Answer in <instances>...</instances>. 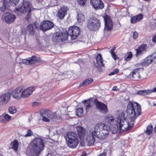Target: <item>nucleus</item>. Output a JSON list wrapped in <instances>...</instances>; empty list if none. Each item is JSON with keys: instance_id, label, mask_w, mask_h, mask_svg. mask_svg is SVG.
Wrapping results in <instances>:
<instances>
[{"instance_id": "51", "label": "nucleus", "mask_w": 156, "mask_h": 156, "mask_svg": "<svg viewBox=\"0 0 156 156\" xmlns=\"http://www.w3.org/2000/svg\"><path fill=\"white\" fill-rule=\"evenodd\" d=\"M152 41L153 42L156 43V35L153 37Z\"/></svg>"}, {"instance_id": "13", "label": "nucleus", "mask_w": 156, "mask_h": 156, "mask_svg": "<svg viewBox=\"0 0 156 156\" xmlns=\"http://www.w3.org/2000/svg\"><path fill=\"white\" fill-rule=\"evenodd\" d=\"M90 3L95 9H102L104 7V3L101 0H90Z\"/></svg>"}, {"instance_id": "57", "label": "nucleus", "mask_w": 156, "mask_h": 156, "mask_svg": "<svg viewBox=\"0 0 156 156\" xmlns=\"http://www.w3.org/2000/svg\"><path fill=\"white\" fill-rule=\"evenodd\" d=\"M44 0H37L38 2H42Z\"/></svg>"}, {"instance_id": "53", "label": "nucleus", "mask_w": 156, "mask_h": 156, "mask_svg": "<svg viewBox=\"0 0 156 156\" xmlns=\"http://www.w3.org/2000/svg\"><path fill=\"white\" fill-rule=\"evenodd\" d=\"M37 104L36 102H34L32 104V106H34L35 105H37Z\"/></svg>"}, {"instance_id": "27", "label": "nucleus", "mask_w": 156, "mask_h": 156, "mask_svg": "<svg viewBox=\"0 0 156 156\" xmlns=\"http://www.w3.org/2000/svg\"><path fill=\"white\" fill-rule=\"evenodd\" d=\"M78 134L80 136H84L85 130L81 126H77L76 127Z\"/></svg>"}, {"instance_id": "22", "label": "nucleus", "mask_w": 156, "mask_h": 156, "mask_svg": "<svg viewBox=\"0 0 156 156\" xmlns=\"http://www.w3.org/2000/svg\"><path fill=\"white\" fill-rule=\"evenodd\" d=\"M34 32L33 25L31 24H29L26 28V33H28L29 35L32 36L34 34Z\"/></svg>"}, {"instance_id": "47", "label": "nucleus", "mask_w": 156, "mask_h": 156, "mask_svg": "<svg viewBox=\"0 0 156 156\" xmlns=\"http://www.w3.org/2000/svg\"><path fill=\"white\" fill-rule=\"evenodd\" d=\"M138 36V34L137 32L135 31L133 33V38L134 39H136L137 37Z\"/></svg>"}, {"instance_id": "26", "label": "nucleus", "mask_w": 156, "mask_h": 156, "mask_svg": "<svg viewBox=\"0 0 156 156\" xmlns=\"http://www.w3.org/2000/svg\"><path fill=\"white\" fill-rule=\"evenodd\" d=\"M76 18L77 21L79 23H83L85 20V16L82 12L78 13Z\"/></svg>"}, {"instance_id": "9", "label": "nucleus", "mask_w": 156, "mask_h": 156, "mask_svg": "<svg viewBox=\"0 0 156 156\" xmlns=\"http://www.w3.org/2000/svg\"><path fill=\"white\" fill-rule=\"evenodd\" d=\"M54 27V23L49 20H46L42 21L40 26V30L43 32H45L50 30Z\"/></svg>"}, {"instance_id": "2", "label": "nucleus", "mask_w": 156, "mask_h": 156, "mask_svg": "<svg viewBox=\"0 0 156 156\" xmlns=\"http://www.w3.org/2000/svg\"><path fill=\"white\" fill-rule=\"evenodd\" d=\"M118 124L114 123L109 125L108 128L105 124L98 123L94 127L90 130V133L87 138V140L90 145L93 144L95 141V137L101 138L102 136L108 133V129L113 134L116 133L119 129Z\"/></svg>"}, {"instance_id": "8", "label": "nucleus", "mask_w": 156, "mask_h": 156, "mask_svg": "<svg viewBox=\"0 0 156 156\" xmlns=\"http://www.w3.org/2000/svg\"><path fill=\"white\" fill-rule=\"evenodd\" d=\"M80 32V28L77 26H73L69 27L68 31H65L68 36L70 35L73 40L76 39L79 35Z\"/></svg>"}, {"instance_id": "52", "label": "nucleus", "mask_w": 156, "mask_h": 156, "mask_svg": "<svg viewBox=\"0 0 156 156\" xmlns=\"http://www.w3.org/2000/svg\"><path fill=\"white\" fill-rule=\"evenodd\" d=\"M106 156V154L105 153H103L99 155H98V156Z\"/></svg>"}, {"instance_id": "54", "label": "nucleus", "mask_w": 156, "mask_h": 156, "mask_svg": "<svg viewBox=\"0 0 156 156\" xmlns=\"http://www.w3.org/2000/svg\"><path fill=\"white\" fill-rule=\"evenodd\" d=\"M152 91H152L153 92H156V87H155L154 88V89H153V91Z\"/></svg>"}, {"instance_id": "34", "label": "nucleus", "mask_w": 156, "mask_h": 156, "mask_svg": "<svg viewBox=\"0 0 156 156\" xmlns=\"http://www.w3.org/2000/svg\"><path fill=\"white\" fill-rule=\"evenodd\" d=\"M83 108H78L76 109V115L78 116H81L82 114L83 113Z\"/></svg>"}, {"instance_id": "31", "label": "nucleus", "mask_w": 156, "mask_h": 156, "mask_svg": "<svg viewBox=\"0 0 156 156\" xmlns=\"http://www.w3.org/2000/svg\"><path fill=\"white\" fill-rule=\"evenodd\" d=\"M153 129V126L152 125H149L147 127V129L145 133L147 135H150L151 134Z\"/></svg>"}, {"instance_id": "25", "label": "nucleus", "mask_w": 156, "mask_h": 156, "mask_svg": "<svg viewBox=\"0 0 156 156\" xmlns=\"http://www.w3.org/2000/svg\"><path fill=\"white\" fill-rule=\"evenodd\" d=\"M93 79L91 78L86 79L80 84L79 86L82 87V86H86L91 83L93 82Z\"/></svg>"}, {"instance_id": "30", "label": "nucleus", "mask_w": 156, "mask_h": 156, "mask_svg": "<svg viewBox=\"0 0 156 156\" xmlns=\"http://www.w3.org/2000/svg\"><path fill=\"white\" fill-rule=\"evenodd\" d=\"M90 101L89 100H84L82 101V102L85 103V104L84 105L85 106V109L86 112H88L90 107L91 104L90 102Z\"/></svg>"}, {"instance_id": "39", "label": "nucleus", "mask_w": 156, "mask_h": 156, "mask_svg": "<svg viewBox=\"0 0 156 156\" xmlns=\"http://www.w3.org/2000/svg\"><path fill=\"white\" fill-rule=\"evenodd\" d=\"M87 0H78L79 5L81 6H84L85 5Z\"/></svg>"}, {"instance_id": "32", "label": "nucleus", "mask_w": 156, "mask_h": 156, "mask_svg": "<svg viewBox=\"0 0 156 156\" xmlns=\"http://www.w3.org/2000/svg\"><path fill=\"white\" fill-rule=\"evenodd\" d=\"M3 6L0 7V11L4 12L9 6L8 3L6 0L3 2Z\"/></svg>"}, {"instance_id": "38", "label": "nucleus", "mask_w": 156, "mask_h": 156, "mask_svg": "<svg viewBox=\"0 0 156 156\" xmlns=\"http://www.w3.org/2000/svg\"><path fill=\"white\" fill-rule=\"evenodd\" d=\"M119 71V69H115L113 72H111L108 74L109 76H112L117 74Z\"/></svg>"}, {"instance_id": "46", "label": "nucleus", "mask_w": 156, "mask_h": 156, "mask_svg": "<svg viewBox=\"0 0 156 156\" xmlns=\"http://www.w3.org/2000/svg\"><path fill=\"white\" fill-rule=\"evenodd\" d=\"M112 57L115 60H116L118 58L117 57L115 53H112L111 54Z\"/></svg>"}, {"instance_id": "45", "label": "nucleus", "mask_w": 156, "mask_h": 156, "mask_svg": "<svg viewBox=\"0 0 156 156\" xmlns=\"http://www.w3.org/2000/svg\"><path fill=\"white\" fill-rule=\"evenodd\" d=\"M5 119L4 118V116H0V122L2 123H5Z\"/></svg>"}, {"instance_id": "56", "label": "nucleus", "mask_w": 156, "mask_h": 156, "mask_svg": "<svg viewBox=\"0 0 156 156\" xmlns=\"http://www.w3.org/2000/svg\"><path fill=\"white\" fill-rule=\"evenodd\" d=\"M34 26H35V27H36V28H37V24L35 23H34Z\"/></svg>"}, {"instance_id": "48", "label": "nucleus", "mask_w": 156, "mask_h": 156, "mask_svg": "<svg viewBox=\"0 0 156 156\" xmlns=\"http://www.w3.org/2000/svg\"><path fill=\"white\" fill-rule=\"evenodd\" d=\"M11 2L14 3L15 5H16L19 2V0H9Z\"/></svg>"}, {"instance_id": "28", "label": "nucleus", "mask_w": 156, "mask_h": 156, "mask_svg": "<svg viewBox=\"0 0 156 156\" xmlns=\"http://www.w3.org/2000/svg\"><path fill=\"white\" fill-rule=\"evenodd\" d=\"M77 135L76 133L73 132H69L67 134L66 138H68V140L73 139L74 138H77L76 137Z\"/></svg>"}, {"instance_id": "7", "label": "nucleus", "mask_w": 156, "mask_h": 156, "mask_svg": "<svg viewBox=\"0 0 156 156\" xmlns=\"http://www.w3.org/2000/svg\"><path fill=\"white\" fill-rule=\"evenodd\" d=\"M68 38L67 33H66L65 32H57L54 34L52 40L54 42H61L63 41H65Z\"/></svg>"}, {"instance_id": "55", "label": "nucleus", "mask_w": 156, "mask_h": 156, "mask_svg": "<svg viewBox=\"0 0 156 156\" xmlns=\"http://www.w3.org/2000/svg\"><path fill=\"white\" fill-rule=\"evenodd\" d=\"M46 156H52V154H51L49 153L47 154Z\"/></svg>"}, {"instance_id": "20", "label": "nucleus", "mask_w": 156, "mask_h": 156, "mask_svg": "<svg viewBox=\"0 0 156 156\" xmlns=\"http://www.w3.org/2000/svg\"><path fill=\"white\" fill-rule=\"evenodd\" d=\"M79 143V140L77 138H74L73 139L68 140L67 143L68 147L71 148H75Z\"/></svg>"}, {"instance_id": "44", "label": "nucleus", "mask_w": 156, "mask_h": 156, "mask_svg": "<svg viewBox=\"0 0 156 156\" xmlns=\"http://www.w3.org/2000/svg\"><path fill=\"white\" fill-rule=\"evenodd\" d=\"M5 104H6L5 102L4 101L1 96H0V106H2Z\"/></svg>"}, {"instance_id": "36", "label": "nucleus", "mask_w": 156, "mask_h": 156, "mask_svg": "<svg viewBox=\"0 0 156 156\" xmlns=\"http://www.w3.org/2000/svg\"><path fill=\"white\" fill-rule=\"evenodd\" d=\"M9 112L11 114L15 113L16 112V108L14 106L10 107L8 109Z\"/></svg>"}, {"instance_id": "42", "label": "nucleus", "mask_w": 156, "mask_h": 156, "mask_svg": "<svg viewBox=\"0 0 156 156\" xmlns=\"http://www.w3.org/2000/svg\"><path fill=\"white\" fill-rule=\"evenodd\" d=\"M4 118L6 121H9L11 118V117L8 114H6L4 115Z\"/></svg>"}, {"instance_id": "3", "label": "nucleus", "mask_w": 156, "mask_h": 156, "mask_svg": "<svg viewBox=\"0 0 156 156\" xmlns=\"http://www.w3.org/2000/svg\"><path fill=\"white\" fill-rule=\"evenodd\" d=\"M45 147L43 139L40 137H36L32 140L29 147H27L26 152L29 156H39Z\"/></svg>"}, {"instance_id": "59", "label": "nucleus", "mask_w": 156, "mask_h": 156, "mask_svg": "<svg viewBox=\"0 0 156 156\" xmlns=\"http://www.w3.org/2000/svg\"><path fill=\"white\" fill-rule=\"evenodd\" d=\"M156 105V104H154V106Z\"/></svg>"}, {"instance_id": "24", "label": "nucleus", "mask_w": 156, "mask_h": 156, "mask_svg": "<svg viewBox=\"0 0 156 156\" xmlns=\"http://www.w3.org/2000/svg\"><path fill=\"white\" fill-rule=\"evenodd\" d=\"M10 148L13 149L16 151H18V142L17 140H13L10 144Z\"/></svg>"}, {"instance_id": "14", "label": "nucleus", "mask_w": 156, "mask_h": 156, "mask_svg": "<svg viewBox=\"0 0 156 156\" xmlns=\"http://www.w3.org/2000/svg\"><path fill=\"white\" fill-rule=\"evenodd\" d=\"M105 22V27L104 28L105 33L106 31H110L112 28L113 23L112 21L108 17L104 18Z\"/></svg>"}, {"instance_id": "4", "label": "nucleus", "mask_w": 156, "mask_h": 156, "mask_svg": "<svg viewBox=\"0 0 156 156\" xmlns=\"http://www.w3.org/2000/svg\"><path fill=\"white\" fill-rule=\"evenodd\" d=\"M22 5H19L16 9L15 12L18 16H20L22 13H27L26 18L27 20H29L30 18L31 9L30 8V3L28 0H23Z\"/></svg>"}, {"instance_id": "35", "label": "nucleus", "mask_w": 156, "mask_h": 156, "mask_svg": "<svg viewBox=\"0 0 156 156\" xmlns=\"http://www.w3.org/2000/svg\"><path fill=\"white\" fill-rule=\"evenodd\" d=\"M66 15L64 12L60 11L59 10H58V11L57 16L61 20L64 18Z\"/></svg>"}, {"instance_id": "43", "label": "nucleus", "mask_w": 156, "mask_h": 156, "mask_svg": "<svg viewBox=\"0 0 156 156\" xmlns=\"http://www.w3.org/2000/svg\"><path fill=\"white\" fill-rule=\"evenodd\" d=\"M102 59L101 55L100 54H98L96 57V60L97 62Z\"/></svg>"}, {"instance_id": "33", "label": "nucleus", "mask_w": 156, "mask_h": 156, "mask_svg": "<svg viewBox=\"0 0 156 156\" xmlns=\"http://www.w3.org/2000/svg\"><path fill=\"white\" fill-rule=\"evenodd\" d=\"M132 56L133 55L132 52H129L125 56V60L126 61H130L131 59Z\"/></svg>"}, {"instance_id": "10", "label": "nucleus", "mask_w": 156, "mask_h": 156, "mask_svg": "<svg viewBox=\"0 0 156 156\" xmlns=\"http://www.w3.org/2000/svg\"><path fill=\"white\" fill-rule=\"evenodd\" d=\"M96 108L101 112L106 113L108 112L107 105L101 102L97 101L95 102Z\"/></svg>"}, {"instance_id": "23", "label": "nucleus", "mask_w": 156, "mask_h": 156, "mask_svg": "<svg viewBox=\"0 0 156 156\" xmlns=\"http://www.w3.org/2000/svg\"><path fill=\"white\" fill-rule=\"evenodd\" d=\"M143 17L142 14H140L136 16H133L131 18V22L132 23H135L140 21Z\"/></svg>"}, {"instance_id": "5", "label": "nucleus", "mask_w": 156, "mask_h": 156, "mask_svg": "<svg viewBox=\"0 0 156 156\" xmlns=\"http://www.w3.org/2000/svg\"><path fill=\"white\" fill-rule=\"evenodd\" d=\"M40 115L42 117V120L46 122L55 121L57 118L56 112H53L48 109H43L40 111Z\"/></svg>"}, {"instance_id": "17", "label": "nucleus", "mask_w": 156, "mask_h": 156, "mask_svg": "<svg viewBox=\"0 0 156 156\" xmlns=\"http://www.w3.org/2000/svg\"><path fill=\"white\" fill-rule=\"evenodd\" d=\"M140 70H143V68H139L134 69L130 73L129 76L133 78L134 80H138L141 77L140 72Z\"/></svg>"}, {"instance_id": "41", "label": "nucleus", "mask_w": 156, "mask_h": 156, "mask_svg": "<svg viewBox=\"0 0 156 156\" xmlns=\"http://www.w3.org/2000/svg\"><path fill=\"white\" fill-rule=\"evenodd\" d=\"M97 63L98 65V66L99 67H101L104 66V64L103 61V59L97 62Z\"/></svg>"}, {"instance_id": "49", "label": "nucleus", "mask_w": 156, "mask_h": 156, "mask_svg": "<svg viewBox=\"0 0 156 156\" xmlns=\"http://www.w3.org/2000/svg\"><path fill=\"white\" fill-rule=\"evenodd\" d=\"M112 90L113 91H118L119 90V89L116 86H115L113 87Z\"/></svg>"}, {"instance_id": "21", "label": "nucleus", "mask_w": 156, "mask_h": 156, "mask_svg": "<svg viewBox=\"0 0 156 156\" xmlns=\"http://www.w3.org/2000/svg\"><path fill=\"white\" fill-rule=\"evenodd\" d=\"M11 96V94L10 93L7 92L5 93L0 96L2 98L4 101L5 102V104L7 103L9 101Z\"/></svg>"}, {"instance_id": "60", "label": "nucleus", "mask_w": 156, "mask_h": 156, "mask_svg": "<svg viewBox=\"0 0 156 156\" xmlns=\"http://www.w3.org/2000/svg\"><path fill=\"white\" fill-rule=\"evenodd\" d=\"M0 156H3L2 155L0 154Z\"/></svg>"}, {"instance_id": "29", "label": "nucleus", "mask_w": 156, "mask_h": 156, "mask_svg": "<svg viewBox=\"0 0 156 156\" xmlns=\"http://www.w3.org/2000/svg\"><path fill=\"white\" fill-rule=\"evenodd\" d=\"M151 93L152 91L151 90H143L138 91L137 94L140 95L145 96L147 94L149 95Z\"/></svg>"}, {"instance_id": "6", "label": "nucleus", "mask_w": 156, "mask_h": 156, "mask_svg": "<svg viewBox=\"0 0 156 156\" xmlns=\"http://www.w3.org/2000/svg\"><path fill=\"white\" fill-rule=\"evenodd\" d=\"M100 27V21L95 17H93L88 20L87 27L89 30L96 31L98 30Z\"/></svg>"}, {"instance_id": "16", "label": "nucleus", "mask_w": 156, "mask_h": 156, "mask_svg": "<svg viewBox=\"0 0 156 156\" xmlns=\"http://www.w3.org/2000/svg\"><path fill=\"white\" fill-rule=\"evenodd\" d=\"M40 58L36 56L33 55L31 57L23 60L22 63L26 65H31L40 60Z\"/></svg>"}, {"instance_id": "11", "label": "nucleus", "mask_w": 156, "mask_h": 156, "mask_svg": "<svg viewBox=\"0 0 156 156\" xmlns=\"http://www.w3.org/2000/svg\"><path fill=\"white\" fill-rule=\"evenodd\" d=\"M156 58V53H153L143 60L141 64L143 66H147L151 64Z\"/></svg>"}, {"instance_id": "50", "label": "nucleus", "mask_w": 156, "mask_h": 156, "mask_svg": "<svg viewBox=\"0 0 156 156\" xmlns=\"http://www.w3.org/2000/svg\"><path fill=\"white\" fill-rule=\"evenodd\" d=\"M115 47H114L110 51V53H111V54L112 53H115V52H114V51L115 49Z\"/></svg>"}, {"instance_id": "15", "label": "nucleus", "mask_w": 156, "mask_h": 156, "mask_svg": "<svg viewBox=\"0 0 156 156\" xmlns=\"http://www.w3.org/2000/svg\"><path fill=\"white\" fill-rule=\"evenodd\" d=\"M3 18H4L7 23L10 24L14 21L16 17L14 15L5 12L3 16Z\"/></svg>"}, {"instance_id": "19", "label": "nucleus", "mask_w": 156, "mask_h": 156, "mask_svg": "<svg viewBox=\"0 0 156 156\" xmlns=\"http://www.w3.org/2000/svg\"><path fill=\"white\" fill-rule=\"evenodd\" d=\"M35 89V87L33 86L29 87L26 89H23L22 90V98H25L28 97L31 94Z\"/></svg>"}, {"instance_id": "40", "label": "nucleus", "mask_w": 156, "mask_h": 156, "mask_svg": "<svg viewBox=\"0 0 156 156\" xmlns=\"http://www.w3.org/2000/svg\"><path fill=\"white\" fill-rule=\"evenodd\" d=\"M33 132L31 130L29 129L27 131V134L24 135V136L25 137L30 136H31Z\"/></svg>"}, {"instance_id": "12", "label": "nucleus", "mask_w": 156, "mask_h": 156, "mask_svg": "<svg viewBox=\"0 0 156 156\" xmlns=\"http://www.w3.org/2000/svg\"><path fill=\"white\" fill-rule=\"evenodd\" d=\"M23 90V86H20L15 89L12 93L13 98L18 99L22 98V90Z\"/></svg>"}, {"instance_id": "18", "label": "nucleus", "mask_w": 156, "mask_h": 156, "mask_svg": "<svg viewBox=\"0 0 156 156\" xmlns=\"http://www.w3.org/2000/svg\"><path fill=\"white\" fill-rule=\"evenodd\" d=\"M147 45L146 44H142L139 46L136 50V56L139 58L142 55L146 52Z\"/></svg>"}, {"instance_id": "37", "label": "nucleus", "mask_w": 156, "mask_h": 156, "mask_svg": "<svg viewBox=\"0 0 156 156\" xmlns=\"http://www.w3.org/2000/svg\"><path fill=\"white\" fill-rule=\"evenodd\" d=\"M68 10L67 7L65 6H63L61 7L60 9L59 10L60 11L64 12V14L66 15L67 11Z\"/></svg>"}, {"instance_id": "58", "label": "nucleus", "mask_w": 156, "mask_h": 156, "mask_svg": "<svg viewBox=\"0 0 156 156\" xmlns=\"http://www.w3.org/2000/svg\"><path fill=\"white\" fill-rule=\"evenodd\" d=\"M86 154H82L80 156H86Z\"/></svg>"}, {"instance_id": "1", "label": "nucleus", "mask_w": 156, "mask_h": 156, "mask_svg": "<svg viewBox=\"0 0 156 156\" xmlns=\"http://www.w3.org/2000/svg\"><path fill=\"white\" fill-rule=\"evenodd\" d=\"M136 105L129 102L127 105L126 112L130 121L128 122L124 115V112H122L117 118V121L112 115H107L105 118V122L108 126L118 123L120 130L127 131L130 129L133 126L135 120L140 115L141 108L140 105L136 102Z\"/></svg>"}]
</instances>
